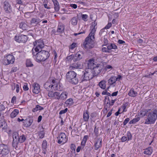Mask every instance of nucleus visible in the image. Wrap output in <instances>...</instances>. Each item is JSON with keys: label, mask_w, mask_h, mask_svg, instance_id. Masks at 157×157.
<instances>
[{"label": "nucleus", "mask_w": 157, "mask_h": 157, "mask_svg": "<svg viewBox=\"0 0 157 157\" xmlns=\"http://www.w3.org/2000/svg\"><path fill=\"white\" fill-rule=\"evenodd\" d=\"M77 74L74 71H70L67 73L66 78L67 79L70 83L74 84H77L78 82L79 79Z\"/></svg>", "instance_id": "obj_5"}, {"label": "nucleus", "mask_w": 157, "mask_h": 157, "mask_svg": "<svg viewBox=\"0 0 157 157\" xmlns=\"http://www.w3.org/2000/svg\"><path fill=\"white\" fill-rule=\"evenodd\" d=\"M31 88L33 93L36 94H38L40 91V86L38 83H34L33 84L31 87Z\"/></svg>", "instance_id": "obj_15"}, {"label": "nucleus", "mask_w": 157, "mask_h": 157, "mask_svg": "<svg viewBox=\"0 0 157 157\" xmlns=\"http://www.w3.org/2000/svg\"><path fill=\"white\" fill-rule=\"evenodd\" d=\"M88 15L86 14H82V19L85 21H86L88 17Z\"/></svg>", "instance_id": "obj_49"}, {"label": "nucleus", "mask_w": 157, "mask_h": 157, "mask_svg": "<svg viewBox=\"0 0 157 157\" xmlns=\"http://www.w3.org/2000/svg\"><path fill=\"white\" fill-rule=\"evenodd\" d=\"M57 138L58 139L57 143L59 144H64L67 140L66 134L63 132L60 133Z\"/></svg>", "instance_id": "obj_10"}, {"label": "nucleus", "mask_w": 157, "mask_h": 157, "mask_svg": "<svg viewBox=\"0 0 157 157\" xmlns=\"http://www.w3.org/2000/svg\"><path fill=\"white\" fill-rule=\"evenodd\" d=\"M132 138V136L130 132H128L127 133V136H124L121 138V141L122 142H125L127 140H131Z\"/></svg>", "instance_id": "obj_18"}, {"label": "nucleus", "mask_w": 157, "mask_h": 157, "mask_svg": "<svg viewBox=\"0 0 157 157\" xmlns=\"http://www.w3.org/2000/svg\"><path fill=\"white\" fill-rule=\"evenodd\" d=\"M152 148L150 147L145 149L144 153L145 154L150 155L152 154Z\"/></svg>", "instance_id": "obj_28"}, {"label": "nucleus", "mask_w": 157, "mask_h": 157, "mask_svg": "<svg viewBox=\"0 0 157 157\" xmlns=\"http://www.w3.org/2000/svg\"><path fill=\"white\" fill-rule=\"evenodd\" d=\"M128 103L127 102L124 103L122 106V108L123 109V112H126L127 110L126 109V108L128 105Z\"/></svg>", "instance_id": "obj_47"}, {"label": "nucleus", "mask_w": 157, "mask_h": 157, "mask_svg": "<svg viewBox=\"0 0 157 157\" xmlns=\"http://www.w3.org/2000/svg\"><path fill=\"white\" fill-rule=\"evenodd\" d=\"M130 120V119L129 118H126L124 121L123 122V124L124 125H125Z\"/></svg>", "instance_id": "obj_52"}, {"label": "nucleus", "mask_w": 157, "mask_h": 157, "mask_svg": "<svg viewBox=\"0 0 157 157\" xmlns=\"http://www.w3.org/2000/svg\"><path fill=\"white\" fill-rule=\"evenodd\" d=\"M109 99L108 97L106 96L105 97V98L104 101V103L106 105L108 104L109 102Z\"/></svg>", "instance_id": "obj_48"}, {"label": "nucleus", "mask_w": 157, "mask_h": 157, "mask_svg": "<svg viewBox=\"0 0 157 157\" xmlns=\"http://www.w3.org/2000/svg\"><path fill=\"white\" fill-rule=\"evenodd\" d=\"M33 121V117H29L28 118L25 120L23 123L24 126L26 127L30 126L32 124Z\"/></svg>", "instance_id": "obj_13"}, {"label": "nucleus", "mask_w": 157, "mask_h": 157, "mask_svg": "<svg viewBox=\"0 0 157 157\" xmlns=\"http://www.w3.org/2000/svg\"><path fill=\"white\" fill-rule=\"evenodd\" d=\"M14 39L18 42L25 43L28 40V37L26 35L21 34L16 35L14 37Z\"/></svg>", "instance_id": "obj_9"}, {"label": "nucleus", "mask_w": 157, "mask_h": 157, "mask_svg": "<svg viewBox=\"0 0 157 157\" xmlns=\"http://www.w3.org/2000/svg\"><path fill=\"white\" fill-rule=\"evenodd\" d=\"M140 119V117L139 115L136 116L135 118L133 119L129 122L130 124H135Z\"/></svg>", "instance_id": "obj_30"}, {"label": "nucleus", "mask_w": 157, "mask_h": 157, "mask_svg": "<svg viewBox=\"0 0 157 157\" xmlns=\"http://www.w3.org/2000/svg\"><path fill=\"white\" fill-rule=\"evenodd\" d=\"M81 66L80 64L78 63H74L70 65L69 67V69L70 70H74L79 68Z\"/></svg>", "instance_id": "obj_20"}, {"label": "nucleus", "mask_w": 157, "mask_h": 157, "mask_svg": "<svg viewBox=\"0 0 157 157\" xmlns=\"http://www.w3.org/2000/svg\"><path fill=\"white\" fill-rule=\"evenodd\" d=\"M105 69L107 70L108 69H112V67L110 65H107L105 67Z\"/></svg>", "instance_id": "obj_63"}, {"label": "nucleus", "mask_w": 157, "mask_h": 157, "mask_svg": "<svg viewBox=\"0 0 157 157\" xmlns=\"http://www.w3.org/2000/svg\"><path fill=\"white\" fill-rule=\"evenodd\" d=\"M112 26V24L111 23H109L104 28L105 29H109V28Z\"/></svg>", "instance_id": "obj_55"}, {"label": "nucleus", "mask_w": 157, "mask_h": 157, "mask_svg": "<svg viewBox=\"0 0 157 157\" xmlns=\"http://www.w3.org/2000/svg\"><path fill=\"white\" fill-rule=\"evenodd\" d=\"M73 103V100L72 98H69L65 102V103L67 105L69 106L72 105Z\"/></svg>", "instance_id": "obj_40"}, {"label": "nucleus", "mask_w": 157, "mask_h": 157, "mask_svg": "<svg viewBox=\"0 0 157 157\" xmlns=\"http://www.w3.org/2000/svg\"><path fill=\"white\" fill-rule=\"evenodd\" d=\"M75 58V55L72 54L67 57L66 59L67 61H68L69 62H71L72 59H74ZM75 60H73L74 61H75Z\"/></svg>", "instance_id": "obj_38"}, {"label": "nucleus", "mask_w": 157, "mask_h": 157, "mask_svg": "<svg viewBox=\"0 0 157 157\" xmlns=\"http://www.w3.org/2000/svg\"><path fill=\"white\" fill-rule=\"evenodd\" d=\"M109 46V48L110 50L111 49H117V46L114 43H110L108 44V45Z\"/></svg>", "instance_id": "obj_39"}, {"label": "nucleus", "mask_w": 157, "mask_h": 157, "mask_svg": "<svg viewBox=\"0 0 157 157\" xmlns=\"http://www.w3.org/2000/svg\"><path fill=\"white\" fill-rule=\"evenodd\" d=\"M78 20L76 17H73L71 21V24L74 25H76L77 24Z\"/></svg>", "instance_id": "obj_41"}, {"label": "nucleus", "mask_w": 157, "mask_h": 157, "mask_svg": "<svg viewBox=\"0 0 157 157\" xmlns=\"http://www.w3.org/2000/svg\"><path fill=\"white\" fill-rule=\"evenodd\" d=\"M26 139V136L23 134L19 136V138L18 140V143H22L24 142Z\"/></svg>", "instance_id": "obj_26"}, {"label": "nucleus", "mask_w": 157, "mask_h": 157, "mask_svg": "<svg viewBox=\"0 0 157 157\" xmlns=\"http://www.w3.org/2000/svg\"><path fill=\"white\" fill-rule=\"evenodd\" d=\"M75 146L74 144H71V148L73 151H75Z\"/></svg>", "instance_id": "obj_53"}, {"label": "nucleus", "mask_w": 157, "mask_h": 157, "mask_svg": "<svg viewBox=\"0 0 157 157\" xmlns=\"http://www.w3.org/2000/svg\"><path fill=\"white\" fill-rule=\"evenodd\" d=\"M41 21L38 18H33L30 21V23L32 25H36L39 22H40Z\"/></svg>", "instance_id": "obj_25"}, {"label": "nucleus", "mask_w": 157, "mask_h": 157, "mask_svg": "<svg viewBox=\"0 0 157 157\" xmlns=\"http://www.w3.org/2000/svg\"><path fill=\"white\" fill-rule=\"evenodd\" d=\"M67 108H66L64 110H61L59 113V114L60 115H61L67 112Z\"/></svg>", "instance_id": "obj_50"}, {"label": "nucleus", "mask_w": 157, "mask_h": 157, "mask_svg": "<svg viewBox=\"0 0 157 157\" xmlns=\"http://www.w3.org/2000/svg\"><path fill=\"white\" fill-rule=\"evenodd\" d=\"M0 151L1 154L2 155H5L8 154L10 150L8 145L3 144H0Z\"/></svg>", "instance_id": "obj_8"}, {"label": "nucleus", "mask_w": 157, "mask_h": 157, "mask_svg": "<svg viewBox=\"0 0 157 157\" xmlns=\"http://www.w3.org/2000/svg\"><path fill=\"white\" fill-rule=\"evenodd\" d=\"M48 96L50 98H53L55 99L59 100L60 98V93L58 92H53L51 91L48 92Z\"/></svg>", "instance_id": "obj_12"}, {"label": "nucleus", "mask_w": 157, "mask_h": 157, "mask_svg": "<svg viewBox=\"0 0 157 157\" xmlns=\"http://www.w3.org/2000/svg\"><path fill=\"white\" fill-rule=\"evenodd\" d=\"M64 25L62 23H59L58 26L57 31L60 34L64 32Z\"/></svg>", "instance_id": "obj_19"}, {"label": "nucleus", "mask_w": 157, "mask_h": 157, "mask_svg": "<svg viewBox=\"0 0 157 157\" xmlns=\"http://www.w3.org/2000/svg\"><path fill=\"white\" fill-rule=\"evenodd\" d=\"M52 89H53L54 90H58V84H55V86L52 87Z\"/></svg>", "instance_id": "obj_59"}, {"label": "nucleus", "mask_w": 157, "mask_h": 157, "mask_svg": "<svg viewBox=\"0 0 157 157\" xmlns=\"http://www.w3.org/2000/svg\"><path fill=\"white\" fill-rule=\"evenodd\" d=\"M19 110L18 109H15L11 113L10 116L11 118H13L16 117L19 113Z\"/></svg>", "instance_id": "obj_34"}, {"label": "nucleus", "mask_w": 157, "mask_h": 157, "mask_svg": "<svg viewBox=\"0 0 157 157\" xmlns=\"http://www.w3.org/2000/svg\"><path fill=\"white\" fill-rule=\"evenodd\" d=\"M53 2L54 4V9L55 11L56 12L58 11L60 9V7L59 2L57 0H53Z\"/></svg>", "instance_id": "obj_24"}, {"label": "nucleus", "mask_w": 157, "mask_h": 157, "mask_svg": "<svg viewBox=\"0 0 157 157\" xmlns=\"http://www.w3.org/2000/svg\"><path fill=\"white\" fill-rule=\"evenodd\" d=\"M68 93L65 91L63 92L61 94H60L59 100H65L67 97Z\"/></svg>", "instance_id": "obj_23"}, {"label": "nucleus", "mask_w": 157, "mask_h": 157, "mask_svg": "<svg viewBox=\"0 0 157 157\" xmlns=\"http://www.w3.org/2000/svg\"><path fill=\"white\" fill-rule=\"evenodd\" d=\"M19 27L23 30H25L28 28V25L25 22H22L20 24Z\"/></svg>", "instance_id": "obj_35"}, {"label": "nucleus", "mask_w": 157, "mask_h": 157, "mask_svg": "<svg viewBox=\"0 0 157 157\" xmlns=\"http://www.w3.org/2000/svg\"><path fill=\"white\" fill-rule=\"evenodd\" d=\"M3 8L5 12L7 13H10L12 11L11 5L7 1L4 2Z\"/></svg>", "instance_id": "obj_14"}, {"label": "nucleus", "mask_w": 157, "mask_h": 157, "mask_svg": "<svg viewBox=\"0 0 157 157\" xmlns=\"http://www.w3.org/2000/svg\"><path fill=\"white\" fill-rule=\"evenodd\" d=\"M106 33L107 32L105 31V29H103L100 31L99 34L100 36H103L105 35Z\"/></svg>", "instance_id": "obj_46"}, {"label": "nucleus", "mask_w": 157, "mask_h": 157, "mask_svg": "<svg viewBox=\"0 0 157 157\" xmlns=\"http://www.w3.org/2000/svg\"><path fill=\"white\" fill-rule=\"evenodd\" d=\"M44 109V108L39 105H37L36 106V107L33 109L32 111L35 112L38 110H42Z\"/></svg>", "instance_id": "obj_37"}, {"label": "nucleus", "mask_w": 157, "mask_h": 157, "mask_svg": "<svg viewBox=\"0 0 157 157\" xmlns=\"http://www.w3.org/2000/svg\"><path fill=\"white\" fill-rule=\"evenodd\" d=\"M47 147V142L46 140H44L42 143V148L43 149V151L44 150L45 151L46 150V149Z\"/></svg>", "instance_id": "obj_42"}, {"label": "nucleus", "mask_w": 157, "mask_h": 157, "mask_svg": "<svg viewBox=\"0 0 157 157\" xmlns=\"http://www.w3.org/2000/svg\"><path fill=\"white\" fill-rule=\"evenodd\" d=\"M16 98L15 96H13L12 98L11 102L13 103H14L15 101H16Z\"/></svg>", "instance_id": "obj_64"}, {"label": "nucleus", "mask_w": 157, "mask_h": 157, "mask_svg": "<svg viewBox=\"0 0 157 157\" xmlns=\"http://www.w3.org/2000/svg\"><path fill=\"white\" fill-rule=\"evenodd\" d=\"M33 54V57L37 62L44 61L48 59L50 56L49 52L45 50H41Z\"/></svg>", "instance_id": "obj_2"}, {"label": "nucleus", "mask_w": 157, "mask_h": 157, "mask_svg": "<svg viewBox=\"0 0 157 157\" xmlns=\"http://www.w3.org/2000/svg\"><path fill=\"white\" fill-rule=\"evenodd\" d=\"M5 109V107L4 105H0V111H2L4 110Z\"/></svg>", "instance_id": "obj_58"}, {"label": "nucleus", "mask_w": 157, "mask_h": 157, "mask_svg": "<svg viewBox=\"0 0 157 157\" xmlns=\"http://www.w3.org/2000/svg\"><path fill=\"white\" fill-rule=\"evenodd\" d=\"M51 80V79H49L44 85V88L47 91L50 92L51 91V90L52 89V87L54 86L53 85H52Z\"/></svg>", "instance_id": "obj_17"}, {"label": "nucleus", "mask_w": 157, "mask_h": 157, "mask_svg": "<svg viewBox=\"0 0 157 157\" xmlns=\"http://www.w3.org/2000/svg\"><path fill=\"white\" fill-rule=\"evenodd\" d=\"M33 31L32 30H30L28 31V35H30L33 36Z\"/></svg>", "instance_id": "obj_60"}, {"label": "nucleus", "mask_w": 157, "mask_h": 157, "mask_svg": "<svg viewBox=\"0 0 157 157\" xmlns=\"http://www.w3.org/2000/svg\"><path fill=\"white\" fill-rule=\"evenodd\" d=\"M23 88L24 90L25 91H27L29 90V88L27 86V84L25 83L24 85L23 86Z\"/></svg>", "instance_id": "obj_51"}, {"label": "nucleus", "mask_w": 157, "mask_h": 157, "mask_svg": "<svg viewBox=\"0 0 157 157\" xmlns=\"http://www.w3.org/2000/svg\"><path fill=\"white\" fill-rule=\"evenodd\" d=\"M14 58L13 55L9 54L6 56V59L5 63L6 65H8L10 63H13L14 61Z\"/></svg>", "instance_id": "obj_16"}, {"label": "nucleus", "mask_w": 157, "mask_h": 157, "mask_svg": "<svg viewBox=\"0 0 157 157\" xmlns=\"http://www.w3.org/2000/svg\"><path fill=\"white\" fill-rule=\"evenodd\" d=\"M107 48L103 47L102 48V50L103 52H110V50L109 48V46L108 45L106 46Z\"/></svg>", "instance_id": "obj_44"}, {"label": "nucleus", "mask_w": 157, "mask_h": 157, "mask_svg": "<svg viewBox=\"0 0 157 157\" xmlns=\"http://www.w3.org/2000/svg\"><path fill=\"white\" fill-rule=\"evenodd\" d=\"M101 146V140L98 139L97 140L94 145L95 150H97Z\"/></svg>", "instance_id": "obj_22"}, {"label": "nucleus", "mask_w": 157, "mask_h": 157, "mask_svg": "<svg viewBox=\"0 0 157 157\" xmlns=\"http://www.w3.org/2000/svg\"><path fill=\"white\" fill-rule=\"evenodd\" d=\"M94 60L93 59L89 60L88 64V66L89 68L93 69L91 70L94 76H95L100 73L102 68L100 66V64H97L96 65L94 64Z\"/></svg>", "instance_id": "obj_3"}, {"label": "nucleus", "mask_w": 157, "mask_h": 157, "mask_svg": "<svg viewBox=\"0 0 157 157\" xmlns=\"http://www.w3.org/2000/svg\"><path fill=\"white\" fill-rule=\"evenodd\" d=\"M38 135L39 138L42 139L43 138L44 136V132L43 131L39 132H38Z\"/></svg>", "instance_id": "obj_43"}, {"label": "nucleus", "mask_w": 157, "mask_h": 157, "mask_svg": "<svg viewBox=\"0 0 157 157\" xmlns=\"http://www.w3.org/2000/svg\"><path fill=\"white\" fill-rule=\"evenodd\" d=\"M137 93L136 91H135L133 89H132L130 90L128 94L130 96L134 97L137 95Z\"/></svg>", "instance_id": "obj_31"}, {"label": "nucleus", "mask_w": 157, "mask_h": 157, "mask_svg": "<svg viewBox=\"0 0 157 157\" xmlns=\"http://www.w3.org/2000/svg\"><path fill=\"white\" fill-rule=\"evenodd\" d=\"M6 125L3 117V118H0V127L2 128V129H5L6 128Z\"/></svg>", "instance_id": "obj_29"}, {"label": "nucleus", "mask_w": 157, "mask_h": 157, "mask_svg": "<svg viewBox=\"0 0 157 157\" xmlns=\"http://www.w3.org/2000/svg\"><path fill=\"white\" fill-rule=\"evenodd\" d=\"M76 43H73L71 45L70 49H73L76 47Z\"/></svg>", "instance_id": "obj_56"}, {"label": "nucleus", "mask_w": 157, "mask_h": 157, "mask_svg": "<svg viewBox=\"0 0 157 157\" xmlns=\"http://www.w3.org/2000/svg\"><path fill=\"white\" fill-rule=\"evenodd\" d=\"M98 128H97L96 127H95V128L94 129V133L96 136H98Z\"/></svg>", "instance_id": "obj_54"}, {"label": "nucleus", "mask_w": 157, "mask_h": 157, "mask_svg": "<svg viewBox=\"0 0 157 157\" xmlns=\"http://www.w3.org/2000/svg\"><path fill=\"white\" fill-rule=\"evenodd\" d=\"M116 101V99L115 100H112L111 101V102L110 103V101H109V106L113 105V104L115 101Z\"/></svg>", "instance_id": "obj_57"}, {"label": "nucleus", "mask_w": 157, "mask_h": 157, "mask_svg": "<svg viewBox=\"0 0 157 157\" xmlns=\"http://www.w3.org/2000/svg\"><path fill=\"white\" fill-rule=\"evenodd\" d=\"M89 118V115L88 112L86 111V112H84L83 114V119L85 122H87Z\"/></svg>", "instance_id": "obj_33"}, {"label": "nucleus", "mask_w": 157, "mask_h": 157, "mask_svg": "<svg viewBox=\"0 0 157 157\" xmlns=\"http://www.w3.org/2000/svg\"><path fill=\"white\" fill-rule=\"evenodd\" d=\"M16 92L17 93H18L20 90V86L19 84H17L16 85Z\"/></svg>", "instance_id": "obj_61"}, {"label": "nucleus", "mask_w": 157, "mask_h": 157, "mask_svg": "<svg viewBox=\"0 0 157 157\" xmlns=\"http://www.w3.org/2000/svg\"><path fill=\"white\" fill-rule=\"evenodd\" d=\"M97 22L95 21L92 22L90 26L92 29L91 32L89 34V36L85 40V41L82 45V47L85 49H90L94 47V33L97 28Z\"/></svg>", "instance_id": "obj_1"}, {"label": "nucleus", "mask_w": 157, "mask_h": 157, "mask_svg": "<svg viewBox=\"0 0 157 157\" xmlns=\"http://www.w3.org/2000/svg\"><path fill=\"white\" fill-rule=\"evenodd\" d=\"M33 44L34 47L31 51L32 54H35L36 52H38L41 50L44 47V42L40 39L35 41L33 43Z\"/></svg>", "instance_id": "obj_6"}, {"label": "nucleus", "mask_w": 157, "mask_h": 157, "mask_svg": "<svg viewBox=\"0 0 157 157\" xmlns=\"http://www.w3.org/2000/svg\"><path fill=\"white\" fill-rule=\"evenodd\" d=\"M117 81L116 76H112L108 80V82L110 85H112Z\"/></svg>", "instance_id": "obj_27"}, {"label": "nucleus", "mask_w": 157, "mask_h": 157, "mask_svg": "<svg viewBox=\"0 0 157 157\" xmlns=\"http://www.w3.org/2000/svg\"><path fill=\"white\" fill-rule=\"evenodd\" d=\"M106 83L105 81L103 80L99 83L98 85L101 88L104 90L106 88Z\"/></svg>", "instance_id": "obj_32"}, {"label": "nucleus", "mask_w": 157, "mask_h": 157, "mask_svg": "<svg viewBox=\"0 0 157 157\" xmlns=\"http://www.w3.org/2000/svg\"><path fill=\"white\" fill-rule=\"evenodd\" d=\"M13 140L12 142V145L13 147L16 148L17 147L19 136L17 132H15L13 133Z\"/></svg>", "instance_id": "obj_11"}, {"label": "nucleus", "mask_w": 157, "mask_h": 157, "mask_svg": "<svg viewBox=\"0 0 157 157\" xmlns=\"http://www.w3.org/2000/svg\"><path fill=\"white\" fill-rule=\"evenodd\" d=\"M51 79V82L52 85H53L54 86H55L56 84L55 80L54 79Z\"/></svg>", "instance_id": "obj_62"}, {"label": "nucleus", "mask_w": 157, "mask_h": 157, "mask_svg": "<svg viewBox=\"0 0 157 157\" xmlns=\"http://www.w3.org/2000/svg\"><path fill=\"white\" fill-rule=\"evenodd\" d=\"M26 64L27 67H30L33 65L30 59H27L26 60Z\"/></svg>", "instance_id": "obj_45"}, {"label": "nucleus", "mask_w": 157, "mask_h": 157, "mask_svg": "<svg viewBox=\"0 0 157 157\" xmlns=\"http://www.w3.org/2000/svg\"><path fill=\"white\" fill-rule=\"evenodd\" d=\"M157 119V114L154 112L149 113L144 124H154Z\"/></svg>", "instance_id": "obj_7"}, {"label": "nucleus", "mask_w": 157, "mask_h": 157, "mask_svg": "<svg viewBox=\"0 0 157 157\" xmlns=\"http://www.w3.org/2000/svg\"><path fill=\"white\" fill-rule=\"evenodd\" d=\"M148 110L147 109H144L141 110L139 113V116H141L142 117H143L147 115V113L148 112Z\"/></svg>", "instance_id": "obj_36"}, {"label": "nucleus", "mask_w": 157, "mask_h": 157, "mask_svg": "<svg viewBox=\"0 0 157 157\" xmlns=\"http://www.w3.org/2000/svg\"><path fill=\"white\" fill-rule=\"evenodd\" d=\"M83 55L84 54L82 52H78L75 55V57L77 58L75 60L78 61L81 59L83 57Z\"/></svg>", "instance_id": "obj_21"}, {"label": "nucleus", "mask_w": 157, "mask_h": 157, "mask_svg": "<svg viewBox=\"0 0 157 157\" xmlns=\"http://www.w3.org/2000/svg\"><path fill=\"white\" fill-rule=\"evenodd\" d=\"M78 76H79V80L82 82L91 79L94 77L91 70H89L87 71L80 72L78 75Z\"/></svg>", "instance_id": "obj_4"}]
</instances>
